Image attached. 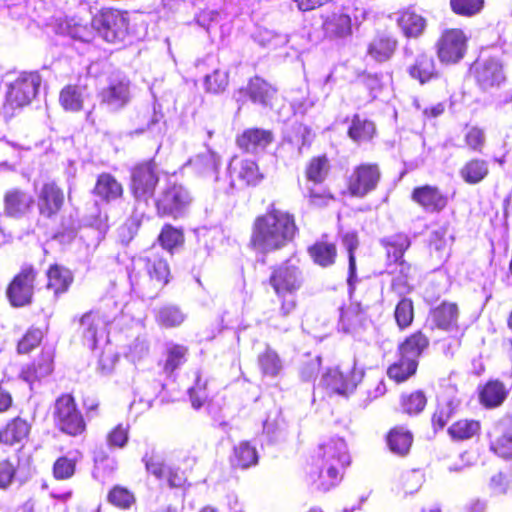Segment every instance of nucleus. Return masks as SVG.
<instances>
[{
    "instance_id": "6e6d98bb",
    "label": "nucleus",
    "mask_w": 512,
    "mask_h": 512,
    "mask_svg": "<svg viewBox=\"0 0 512 512\" xmlns=\"http://www.w3.org/2000/svg\"><path fill=\"white\" fill-rule=\"evenodd\" d=\"M68 34L74 38L84 42H89L93 39L94 32L96 31L91 23L89 26L87 23H82L74 18L67 22Z\"/></svg>"
},
{
    "instance_id": "39448f33",
    "label": "nucleus",
    "mask_w": 512,
    "mask_h": 512,
    "mask_svg": "<svg viewBox=\"0 0 512 512\" xmlns=\"http://www.w3.org/2000/svg\"><path fill=\"white\" fill-rule=\"evenodd\" d=\"M298 263L296 259H289L273 270L270 284L278 297L293 295L301 288L304 277Z\"/></svg>"
},
{
    "instance_id": "412c9836",
    "label": "nucleus",
    "mask_w": 512,
    "mask_h": 512,
    "mask_svg": "<svg viewBox=\"0 0 512 512\" xmlns=\"http://www.w3.org/2000/svg\"><path fill=\"white\" fill-rule=\"evenodd\" d=\"M273 140L271 131L251 128L245 130L238 138L237 144L247 152H255L258 149H264Z\"/></svg>"
},
{
    "instance_id": "4468645a",
    "label": "nucleus",
    "mask_w": 512,
    "mask_h": 512,
    "mask_svg": "<svg viewBox=\"0 0 512 512\" xmlns=\"http://www.w3.org/2000/svg\"><path fill=\"white\" fill-rule=\"evenodd\" d=\"M474 74L483 90L498 87L505 80L502 64L495 58L479 59L474 65Z\"/></svg>"
},
{
    "instance_id": "a18cd8bd",
    "label": "nucleus",
    "mask_w": 512,
    "mask_h": 512,
    "mask_svg": "<svg viewBox=\"0 0 512 512\" xmlns=\"http://www.w3.org/2000/svg\"><path fill=\"white\" fill-rule=\"evenodd\" d=\"M258 461V455L255 447L247 441L239 443L234 448V456L232 458V464L242 469L249 468L255 465Z\"/></svg>"
},
{
    "instance_id": "473e14b6",
    "label": "nucleus",
    "mask_w": 512,
    "mask_h": 512,
    "mask_svg": "<svg viewBox=\"0 0 512 512\" xmlns=\"http://www.w3.org/2000/svg\"><path fill=\"white\" fill-rule=\"evenodd\" d=\"M435 325L443 330H450L457 325L458 307L454 303H442L432 312Z\"/></svg>"
},
{
    "instance_id": "4d7b16f0",
    "label": "nucleus",
    "mask_w": 512,
    "mask_h": 512,
    "mask_svg": "<svg viewBox=\"0 0 512 512\" xmlns=\"http://www.w3.org/2000/svg\"><path fill=\"white\" fill-rule=\"evenodd\" d=\"M259 364L264 374L276 376L282 369V363L276 352L267 349L259 356Z\"/></svg>"
},
{
    "instance_id": "6e6552de",
    "label": "nucleus",
    "mask_w": 512,
    "mask_h": 512,
    "mask_svg": "<svg viewBox=\"0 0 512 512\" xmlns=\"http://www.w3.org/2000/svg\"><path fill=\"white\" fill-rule=\"evenodd\" d=\"M158 181V170L153 161L136 166L131 175V190L134 197L147 202L154 195Z\"/></svg>"
},
{
    "instance_id": "e433bc0d",
    "label": "nucleus",
    "mask_w": 512,
    "mask_h": 512,
    "mask_svg": "<svg viewBox=\"0 0 512 512\" xmlns=\"http://www.w3.org/2000/svg\"><path fill=\"white\" fill-rule=\"evenodd\" d=\"M396 45V40L391 37H378L370 43L368 54L377 62H385L395 52Z\"/></svg>"
},
{
    "instance_id": "dca6fc26",
    "label": "nucleus",
    "mask_w": 512,
    "mask_h": 512,
    "mask_svg": "<svg viewBox=\"0 0 512 512\" xmlns=\"http://www.w3.org/2000/svg\"><path fill=\"white\" fill-rule=\"evenodd\" d=\"M130 99L129 81L125 78L113 79L101 92L102 103L116 111L124 107Z\"/></svg>"
},
{
    "instance_id": "37998d69",
    "label": "nucleus",
    "mask_w": 512,
    "mask_h": 512,
    "mask_svg": "<svg viewBox=\"0 0 512 512\" xmlns=\"http://www.w3.org/2000/svg\"><path fill=\"white\" fill-rule=\"evenodd\" d=\"M501 427H510L503 430L501 435L491 442V450L505 459H512V420L503 421Z\"/></svg>"
},
{
    "instance_id": "a211bd4d",
    "label": "nucleus",
    "mask_w": 512,
    "mask_h": 512,
    "mask_svg": "<svg viewBox=\"0 0 512 512\" xmlns=\"http://www.w3.org/2000/svg\"><path fill=\"white\" fill-rule=\"evenodd\" d=\"M109 322L110 319L99 311L87 312L80 318L83 338L91 347H95L98 337H102L105 334Z\"/></svg>"
},
{
    "instance_id": "aec40b11",
    "label": "nucleus",
    "mask_w": 512,
    "mask_h": 512,
    "mask_svg": "<svg viewBox=\"0 0 512 512\" xmlns=\"http://www.w3.org/2000/svg\"><path fill=\"white\" fill-rule=\"evenodd\" d=\"M188 165L192 166L193 170L200 176L213 181L218 180L220 157L216 152L207 150L200 153L190 159Z\"/></svg>"
},
{
    "instance_id": "2f4dec72",
    "label": "nucleus",
    "mask_w": 512,
    "mask_h": 512,
    "mask_svg": "<svg viewBox=\"0 0 512 512\" xmlns=\"http://www.w3.org/2000/svg\"><path fill=\"white\" fill-rule=\"evenodd\" d=\"M428 345V337L421 331H417L399 345V355L407 357L410 360L418 361L419 356L428 347Z\"/></svg>"
},
{
    "instance_id": "de8ad7c7",
    "label": "nucleus",
    "mask_w": 512,
    "mask_h": 512,
    "mask_svg": "<svg viewBox=\"0 0 512 512\" xmlns=\"http://www.w3.org/2000/svg\"><path fill=\"white\" fill-rule=\"evenodd\" d=\"M145 262L151 279L161 284L167 283L170 270L166 260L155 254H151L145 258Z\"/></svg>"
},
{
    "instance_id": "774afa93",
    "label": "nucleus",
    "mask_w": 512,
    "mask_h": 512,
    "mask_svg": "<svg viewBox=\"0 0 512 512\" xmlns=\"http://www.w3.org/2000/svg\"><path fill=\"white\" fill-rule=\"evenodd\" d=\"M42 332L39 329L29 330L18 343L19 353H28L39 345Z\"/></svg>"
},
{
    "instance_id": "680f3d73",
    "label": "nucleus",
    "mask_w": 512,
    "mask_h": 512,
    "mask_svg": "<svg viewBox=\"0 0 512 512\" xmlns=\"http://www.w3.org/2000/svg\"><path fill=\"white\" fill-rule=\"evenodd\" d=\"M108 501L117 507L126 509L134 502V496L126 488L115 486L108 494Z\"/></svg>"
},
{
    "instance_id": "4c0bfd02",
    "label": "nucleus",
    "mask_w": 512,
    "mask_h": 512,
    "mask_svg": "<svg viewBox=\"0 0 512 512\" xmlns=\"http://www.w3.org/2000/svg\"><path fill=\"white\" fill-rule=\"evenodd\" d=\"M507 391L499 381L488 382L480 392V401L489 408L499 406L506 398Z\"/></svg>"
},
{
    "instance_id": "0e129e2a",
    "label": "nucleus",
    "mask_w": 512,
    "mask_h": 512,
    "mask_svg": "<svg viewBox=\"0 0 512 512\" xmlns=\"http://www.w3.org/2000/svg\"><path fill=\"white\" fill-rule=\"evenodd\" d=\"M402 405L405 412L416 414L424 409L426 397L422 392L416 391L407 397H403Z\"/></svg>"
},
{
    "instance_id": "423d86ee",
    "label": "nucleus",
    "mask_w": 512,
    "mask_h": 512,
    "mask_svg": "<svg viewBox=\"0 0 512 512\" xmlns=\"http://www.w3.org/2000/svg\"><path fill=\"white\" fill-rule=\"evenodd\" d=\"M93 27L99 35L110 43L124 40L128 22L123 13L114 9H104L92 19Z\"/></svg>"
},
{
    "instance_id": "338daca9",
    "label": "nucleus",
    "mask_w": 512,
    "mask_h": 512,
    "mask_svg": "<svg viewBox=\"0 0 512 512\" xmlns=\"http://www.w3.org/2000/svg\"><path fill=\"white\" fill-rule=\"evenodd\" d=\"M142 121L146 122V125H142L139 128H137L133 134H142L145 131H150L154 135H160L161 134V127L159 125V116L155 112L146 111L142 115L138 116Z\"/></svg>"
},
{
    "instance_id": "20e7f679",
    "label": "nucleus",
    "mask_w": 512,
    "mask_h": 512,
    "mask_svg": "<svg viewBox=\"0 0 512 512\" xmlns=\"http://www.w3.org/2000/svg\"><path fill=\"white\" fill-rule=\"evenodd\" d=\"M38 72H21L7 84L6 104L12 108H21L31 103L41 85Z\"/></svg>"
},
{
    "instance_id": "1a4fd4ad",
    "label": "nucleus",
    "mask_w": 512,
    "mask_h": 512,
    "mask_svg": "<svg viewBox=\"0 0 512 512\" xmlns=\"http://www.w3.org/2000/svg\"><path fill=\"white\" fill-rule=\"evenodd\" d=\"M55 418L59 428L69 435H78L85 429L83 417L76 409L74 399L70 395H63L57 399Z\"/></svg>"
},
{
    "instance_id": "5fc2aeb1",
    "label": "nucleus",
    "mask_w": 512,
    "mask_h": 512,
    "mask_svg": "<svg viewBox=\"0 0 512 512\" xmlns=\"http://www.w3.org/2000/svg\"><path fill=\"white\" fill-rule=\"evenodd\" d=\"M185 319V315L176 306H165L159 309L157 321L165 327H174L180 325Z\"/></svg>"
},
{
    "instance_id": "bb28decb",
    "label": "nucleus",
    "mask_w": 512,
    "mask_h": 512,
    "mask_svg": "<svg viewBox=\"0 0 512 512\" xmlns=\"http://www.w3.org/2000/svg\"><path fill=\"white\" fill-rule=\"evenodd\" d=\"M323 28L330 38H345L352 33L351 18L344 13H333L327 17Z\"/></svg>"
},
{
    "instance_id": "c85d7f7f",
    "label": "nucleus",
    "mask_w": 512,
    "mask_h": 512,
    "mask_svg": "<svg viewBox=\"0 0 512 512\" xmlns=\"http://www.w3.org/2000/svg\"><path fill=\"white\" fill-rule=\"evenodd\" d=\"M460 405L456 396L443 395L438 400L437 408L433 414L432 422L434 426L443 428L454 415Z\"/></svg>"
},
{
    "instance_id": "f257e3e1",
    "label": "nucleus",
    "mask_w": 512,
    "mask_h": 512,
    "mask_svg": "<svg viewBox=\"0 0 512 512\" xmlns=\"http://www.w3.org/2000/svg\"><path fill=\"white\" fill-rule=\"evenodd\" d=\"M297 230L294 216L271 204L254 220L251 244L262 252L279 250L294 239Z\"/></svg>"
},
{
    "instance_id": "393cba45",
    "label": "nucleus",
    "mask_w": 512,
    "mask_h": 512,
    "mask_svg": "<svg viewBox=\"0 0 512 512\" xmlns=\"http://www.w3.org/2000/svg\"><path fill=\"white\" fill-rule=\"evenodd\" d=\"M408 72L413 79L418 80L421 84H425L437 77L434 60L425 53H421L416 57L414 63L408 68Z\"/></svg>"
},
{
    "instance_id": "6ab92c4d",
    "label": "nucleus",
    "mask_w": 512,
    "mask_h": 512,
    "mask_svg": "<svg viewBox=\"0 0 512 512\" xmlns=\"http://www.w3.org/2000/svg\"><path fill=\"white\" fill-rule=\"evenodd\" d=\"M412 198L428 212H440L448 202L447 197L438 188L429 185L415 188Z\"/></svg>"
},
{
    "instance_id": "4be33fe9",
    "label": "nucleus",
    "mask_w": 512,
    "mask_h": 512,
    "mask_svg": "<svg viewBox=\"0 0 512 512\" xmlns=\"http://www.w3.org/2000/svg\"><path fill=\"white\" fill-rule=\"evenodd\" d=\"M30 430L31 424L27 420L16 417L0 430V442L6 445L21 443L28 437Z\"/></svg>"
},
{
    "instance_id": "13d9d810",
    "label": "nucleus",
    "mask_w": 512,
    "mask_h": 512,
    "mask_svg": "<svg viewBox=\"0 0 512 512\" xmlns=\"http://www.w3.org/2000/svg\"><path fill=\"white\" fill-rule=\"evenodd\" d=\"M452 10L462 16H473L478 14L483 6L484 0H450Z\"/></svg>"
},
{
    "instance_id": "69168bd1",
    "label": "nucleus",
    "mask_w": 512,
    "mask_h": 512,
    "mask_svg": "<svg viewBox=\"0 0 512 512\" xmlns=\"http://www.w3.org/2000/svg\"><path fill=\"white\" fill-rule=\"evenodd\" d=\"M75 461L67 457L58 458L53 466V474L56 479L64 480L73 476Z\"/></svg>"
},
{
    "instance_id": "f3484780",
    "label": "nucleus",
    "mask_w": 512,
    "mask_h": 512,
    "mask_svg": "<svg viewBox=\"0 0 512 512\" xmlns=\"http://www.w3.org/2000/svg\"><path fill=\"white\" fill-rule=\"evenodd\" d=\"M33 196L21 189L12 188L4 196V212L14 218L26 215L34 206Z\"/></svg>"
},
{
    "instance_id": "c9c22d12",
    "label": "nucleus",
    "mask_w": 512,
    "mask_h": 512,
    "mask_svg": "<svg viewBox=\"0 0 512 512\" xmlns=\"http://www.w3.org/2000/svg\"><path fill=\"white\" fill-rule=\"evenodd\" d=\"M375 131L376 129L373 122L359 115H355L348 129V135L353 141L360 143L371 140Z\"/></svg>"
},
{
    "instance_id": "72a5a7b5",
    "label": "nucleus",
    "mask_w": 512,
    "mask_h": 512,
    "mask_svg": "<svg viewBox=\"0 0 512 512\" xmlns=\"http://www.w3.org/2000/svg\"><path fill=\"white\" fill-rule=\"evenodd\" d=\"M363 319L362 307L359 304H351L340 310L339 329L345 333H352L361 326Z\"/></svg>"
},
{
    "instance_id": "7ed1b4c3",
    "label": "nucleus",
    "mask_w": 512,
    "mask_h": 512,
    "mask_svg": "<svg viewBox=\"0 0 512 512\" xmlns=\"http://www.w3.org/2000/svg\"><path fill=\"white\" fill-rule=\"evenodd\" d=\"M192 200L190 192L183 185L168 184L156 198L157 214L178 219L186 214Z\"/></svg>"
},
{
    "instance_id": "ea45409f",
    "label": "nucleus",
    "mask_w": 512,
    "mask_h": 512,
    "mask_svg": "<svg viewBox=\"0 0 512 512\" xmlns=\"http://www.w3.org/2000/svg\"><path fill=\"white\" fill-rule=\"evenodd\" d=\"M410 272L411 266L405 261H400L398 266L389 270V273L393 275L391 287L399 295L407 294L411 290L409 284Z\"/></svg>"
},
{
    "instance_id": "cd10ccee",
    "label": "nucleus",
    "mask_w": 512,
    "mask_h": 512,
    "mask_svg": "<svg viewBox=\"0 0 512 512\" xmlns=\"http://www.w3.org/2000/svg\"><path fill=\"white\" fill-rule=\"evenodd\" d=\"M87 95L85 86L68 85L61 90L59 101L65 110L76 112L82 109Z\"/></svg>"
},
{
    "instance_id": "a878e982",
    "label": "nucleus",
    "mask_w": 512,
    "mask_h": 512,
    "mask_svg": "<svg viewBox=\"0 0 512 512\" xmlns=\"http://www.w3.org/2000/svg\"><path fill=\"white\" fill-rule=\"evenodd\" d=\"M489 174V164L484 159L473 158L467 161L459 170L462 180L470 185L483 181Z\"/></svg>"
},
{
    "instance_id": "ddd939ff",
    "label": "nucleus",
    "mask_w": 512,
    "mask_h": 512,
    "mask_svg": "<svg viewBox=\"0 0 512 512\" xmlns=\"http://www.w3.org/2000/svg\"><path fill=\"white\" fill-rule=\"evenodd\" d=\"M231 186L238 182L242 186L257 185L263 175L259 171L258 165L250 159L233 157L228 166Z\"/></svg>"
},
{
    "instance_id": "f704fd0d",
    "label": "nucleus",
    "mask_w": 512,
    "mask_h": 512,
    "mask_svg": "<svg viewBox=\"0 0 512 512\" xmlns=\"http://www.w3.org/2000/svg\"><path fill=\"white\" fill-rule=\"evenodd\" d=\"M47 288L55 294L65 292L73 281L71 272L59 265H53L47 272Z\"/></svg>"
},
{
    "instance_id": "e2e57ef3",
    "label": "nucleus",
    "mask_w": 512,
    "mask_h": 512,
    "mask_svg": "<svg viewBox=\"0 0 512 512\" xmlns=\"http://www.w3.org/2000/svg\"><path fill=\"white\" fill-rule=\"evenodd\" d=\"M423 483V475L418 470L407 471L401 476L402 489L406 494L416 492Z\"/></svg>"
},
{
    "instance_id": "603ef678",
    "label": "nucleus",
    "mask_w": 512,
    "mask_h": 512,
    "mask_svg": "<svg viewBox=\"0 0 512 512\" xmlns=\"http://www.w3.org/2000/svg\"><path fill=\"white\" fill-rule=\"evenodd\" d=\"M187 352L188 348L183 345L173 344L169 346L167 348L164 370L167 373H172L179 368L186 361Z\"/></svg>"
},
{
    "instance_id": "0eeeda50",
    "label": "nucleus",
    "mask_w": 512,
    "mask_h": 512,
    "mask_svg": "<svg viewBox=\"0 0 512 512\" xmlns=\"http://www.w3.org/2000/svg\"><path fill=\"white\" fill-rule=\"evenodd\" d=\"M468 38L460 29L445 30L437 41V55L442 63L454 64L460 61L466 52Z\"/></svg>"
},
{
    "instance_id": "9b49d317",
    "label": "nucleus",
    "mask_w": 512,
    "mask_h": 512,
    "mask_svg": "<svg viewBox=\"0 0 512 512\" xmlns=\"http://www.w3.org/2000/svg\"><path fill=\"white\" fill-rule=\"evenodd\" d=\"M380 178L381 173L376 164H361L352 172L348 190L353 196L364 197L376 189Z\"/></svg>"
},
{
    "instance_id": "49530a36",
    "label": "nucleus",
    "mask_w": 512,
    "mask_h": 512,
    "mask_svg": "<svg viewBox=\"0 0 512 512\" xmlns=\"http://www.w3.org/2000/svg\"><path fill=\"white\" fill-rule=\"evenodd\" d=\"M309 254L315 263L326 267L334 263L336 247L332 243L317 242L309 248Z\"/></svg>"
},
{
    "instance_id": "7c9ffc66",
    "label": "nucleus",
    "mask_w": 512,
    "mask_h": 512,
    "mask_svg": "<svg viewBox=\"0 0 512 512\" xmlns=\"http://www.w3.org/2000/svg\"><path fill=\"white\" fill-rule=\"evenodd\" d=\"M397 23L403 34L409 38L420 36L426 27V20L421 15L411 10L401 12Z\"/></svg>"
},
{
    "instance_id": "79ce46f5",
    "label": "nucleus",
    "mask_w": 512,
    "mask_h": 512,
    "mask_svg": "<svg viewBox=\"0 0 512 512\" xmlns=\"http://www.w3.org/2000/svg\"><path fill=\"white\" fill-rule=\"evenodd\" d=\"M386 247L387 257L390 262L394 263V267L398 266L402 259L404 252L409 248L410 241L405 235H394L387 240L383 241Z\"/></svg>"
},
{
    "instance_id": "9d476101",
    "label": "nucleus",
    "mask_w": 512,
    "mask_h": 512,
    "mask_svg": "<svg viewBox=\"0 0 512 512\" xmlns=\"http://www.w3.org/2000/svg\"><path fill=\"white\" fill-rule=\"evenodd\" d=\"M362 378L363 371L357 369L353 363L351 367H337L328 370L323 375L322 382L332 392L346 395L357 387Z\"/></svg>"
},
{
    "instance_id": "58836bf2",
    "label": "nucleus",
    "mask_w": 512,
    "mask_h": 512,
    "mask_svg": "<svg viewBox=\"0 0 512 512\" xmlns=\"http://www.w3.org/2000/svg\"><path fill=\"white\" fill-rule=\"evenodd\" d=\"M481 429L480 422L474 419H461L448 428V434L454 440H467L478 435Z\"/></svg>"
},
{
    "instance_id": "8fccbe9b",
    "label": "nucleus",
    "mask_w": 512,
    "mask_h": 512,
    "mask_svg": "<svg viewBox=\"0 0 512 512\" xmlns=\"http://www.w3.org/2000/svg\"><path fill=\"white\" fill-rule=\"evenodd\" d=\"M158 241L165 250L172 252L174 248L182 245L184 242L183 231L170 224H166L158 236Z\"/></svg>"
},
{
    "instance_id": "bf43d9fd",
    "label": "nucleus",
    "mask_w": 512,
    "mask_h": 512,
    "mask_svg": "<svg viewBox=\"0 0 512 512\" xmlns=\"http://www.w3.org/2000/svg\"><path fill=\"white\" fill-rule=\"evenodd\" d=\"M343 244L346 247L348 254H349V278H348V284L350 287L353 285V280L355 277V271H356V261L354 256V251L358 246V239L357 235L353 232L346 233L343 236Z\"/></svg>"
},
{
    "instance_id": "a19ab883",
    "label": "nucleus",
    "mask_w": 512,
    "mask_h": 512,
    "mask_svg": "<svg viewBox=\"0 0 512 512\" xmlns=\"http://www.w3.org/2000/svg\"><path fill=\"white\" fill-rule=\"evenodd\" d=\"M387 441L392 452L403 456L408 453L413 438L409 431L399 427L390 431Z\"/></svg>"
},
{
    "instance_id": "09e8293b",
    "label": "nucleus",
    "mask_w": 512,
    "mask_h": 512,
    "mask_svg": "<svg viewBox=\"0 0 512 512\" xmlns=\"http://www.w3.org/2000/svg\"><path fill=\"white\" fill-rule=\"evenodd\" d=\"M329 171V161L326 156L314 157L306 167L307 180L314 184L322 183Z\"/></svg>"
},
{
    "instance_id": "2eb2a0df",
    "label": "nucleus",
    "mask_w": 512,
    "mask_h": 512,
    "mask_svg": "<svg viewBox=\"0 0 512 512\" xmlns=\"http://www.w3.org/2000/svg\"><path fill=\"white\" fill-rule=\"evenodd\" d=\"M64 203V194L55 183H45L38 193V209L42 216L51 218Z\"/></svg>"
},
{
    "instance_id": "5701e85b",
    "label": "nucleus",
    "mask_w": 512,
    "mask_h": 512,
    "mask_svg": "<svg viewBox=\"0 0 512 512\" xmlns=\"http://www.w3.org/2000/svg\"><path fill=\"white\" fill-rule=\"evenodd\" d=\"M52 370V355L50 353H44L37 362L25 366L22 369L20 376L32 387L36 381H40L42 378L47 377L52 372Z\"/></svg>"
},
{
    "instance_id": "3c124183",
    "label": "nucleus",
    "mask_w": 512,
    "mask_h": 512,
    "mask_svg": "<svg viewBox=\"0 0 512 512\" xmlns=\"http://www.w3.org/2000/svg\"><path fill=\"white\" fill-rule=\"evenodd\" d=\"M394 317L398 327L403 330L409 327L414 318V307L411 299L402 298L396 305Z\"/></svg>"
},
{
    "instance_id": "c03bdc74",
    "label": "nucleus",
    "mask_w": 512,
    "mask_h": 512,
    "mask_svg": "<svg viewBox=\"0 0 512 512\" xmlns=\"http://www.w3.org/2000/svg\"><path fill=\"white\" fill-rule=\"evenodd\" d=\"M399 356V360L393 363L387 371L389 378L398 383L407 380L415 374L418 366V361L410 360L407 357H402V355Z\"/></svg>"
},
{
    "instance_id": "052dcab7",
    "label": "nucleus",
    "mask_w": 512,
    "mask_h": 512,
    "mask_svg": "<svg viewBox=\"0 0 512 512\" xmlns=\"http://www.w3.org/2000/svg\"><path fill=\"white\" fill-rule=\"evenodd\" d=\"M228 85V74L226 71L216 69L212 74L205 77L206 90L219 93L225 90Z\"/></svg>"
},
{
    "instance_id": "c756f323",
    "label": "nucleus",
    "mask_w": 512,
    "mask_h": 512,
    "mask_svg": "<svg viewBox=\"0 0 512 512\" xmlns=\"http://www.w3.org/2000/svg\"><path fill=\"white\" fill-rule=\"evenodd\" d=\"M247 91L250 99L254 103H258L263 106L271 105L276 94L275 88L259 77H255L250 80Z\"/></svg>"
},
{
    "instance_id": "b1692460",
    "label": "nucleus",
    "mask_w": 512,
    "mask_h": 512,
    "mask_svg": "<svg viewBox=\"0 0 512 512\" xmlns=\"http://www.w3.org/2000/svg\"><path fill=\"white\" fill-rule=\"evenodd\" d=\"M93 193L102 200L110 202L122 196L123 187L111 174L102 173L98 176Z\"/></svg>"
},
{
    "instance_id": "864d4df0",
    "label": "nucleus",
    "mask_w": 512,
    "mask_h": 512,
    "mask_svg": "<svg viewBox=\"0 0 512 512\" xmlns=\"http://www.w3.org/2000/svg\"><path fill=\"white\" fill-rule=\"evenodd\" d=\"M145 464L146 471L153 475L158 480H163L165 471L168 465L164 463L160 454L155 451L147 452L142 458Z\"/></svg>"
},
{
    "instance_id": "f8f14e48",
    "label": "nucleus",
    "mask_w": 512,
    "mask_h": 512,
    "mask_svg": "<svg viewBox=\"0 0 512 512\" xmlns=\"http://www.w3.org/2000/svg\"><path fill=\"white\" fill-rule=\"evenodd\" d=\"M35 272L33 268H24L7 289L10 303L15 307L30 304L34 291Z\"/></svg>"
},
{
    "instance_id": "f03ea898",
    "label": "nucleus",
    "mask_w": 512,
    "mask_h": 512,
    "mask_svg": "<svg viewBox=\"0 0 512 512\" xmlns=\"http://www.w3.org/2000/svg\"><path fill=\"white\" fill-rule=\"evenodd\" d=\"M317 457L321 486L328 490L339 480L340 469L350 463L347 445L342 438H330L319 446Z\"/></svg>"
}]
</instances>
